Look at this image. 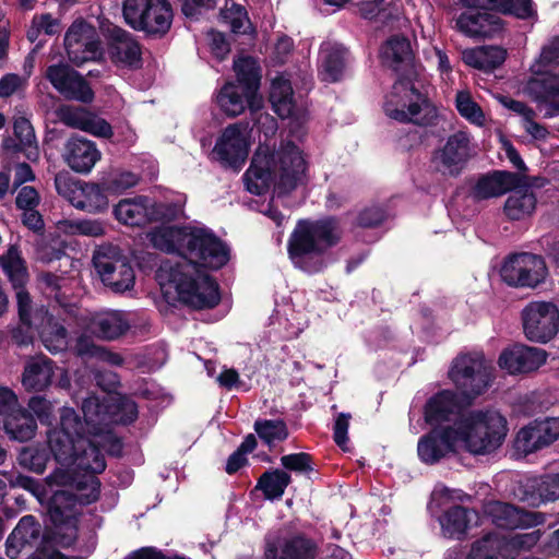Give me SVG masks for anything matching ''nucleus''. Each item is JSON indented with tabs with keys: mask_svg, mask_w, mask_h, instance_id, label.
Instances as JSON below:
<instances>
[{
	"mask_svg": "<svg viewBox=\"0 0 559 559\" xmlns=\"http://www.w3.org/2000/svg\"><path fill=\"white\" fill-rule=\"evenodd\" d=\"M153 246L177 252L183 261H164L157 280L169 304L181 302L194 309L213 308L219 302L218 286L204 270H218L229 260L227 246L204 227L160 226L150 234Z\"/></svg>",
	"mask_w": 559,
	"mask_h": 559,
	"instance_id": "f257e3e1",
	"label": "nucleus"
},
{
	"mask_svg": "<svg viewBox=\"0 0 559 559\" xmlns=\"http://www.w3.org/2000/svg\"><path fill=\"white\" fill-rule=\"evenodd\" d=\"M17 461L21 466L41 474L46 468L48 455L44 449L27 447L20 452Z\"/></svg>",
	"mask_w": 559,
	"mask_h": 559,
	"instance_id": "5fc2aeb1",
	"label": "nucleus"
},
{
	"mask_svg": "<svg viewBox=\"0 0 559 559\" xmlns=\"http://www.w3.org/2000/svg\"><path fill=\"white\" fill-rule=\"evenodd\" d=\"M15 289L20 322L27 328L38 326L40 317L36 318L35 314L41 307H33L32 299L28 293L23 289V286H17Z\"/></svg>",
	"mask_w": 559,
	"mask_h": 559,
	"instance_id": "603ef678",
	"label": "nucleus"
},
{
	"mask_svg": "<svg viewBox=\"0 0 559 559\" xmlns=\"http://www.w3.org/2000/svg\"><path fill=\"white\" fill-rule=\"evenodd\" d=\"M181 212L178 205L155 203L145 197L123 199L114 207L115 217L129 226H143L155 221H171Z\"/></svg>",
	"mask_w": 559,
	"mask_h": 559,
	"instance_id": "f8f14e48",
	"label": "nucleus"
},
{
	"mask_svg": "<svg viewBox=\"0 0 559 559\" xmlns=\"http://www.w3.org/2000/svg\"><path fill=\"white\" fill-rule=\"evenodd\" d=\"M316 544L304 535H292L269 542L265 549L266 559H314Z\"/></svg>",
	"mask_w": 559,
	"mask_h": 559,
	"instance_id": "cd10ccee",
	"label": "nucleus"
},
{
	"mask_svg": "<svg viewBox=\"0 0 559 559\" xmlns=\"http://www.w3.org/2000/svg\"><path fill=\"white\" fill-rule=\"evenodd\" d=\"M122 17L132 29L150 35H165L173 23L168 0H123Z\"/></svg>",
	"mask_w": 559,
	"mask_h": 559,
	"instance_id": "1a4fd4ad",
	"label": "nucleus"
},
{
	"mask_svg": "<svg viewBox=\"0 0 559 559\" xmlns=\"http://www.w3.org/2000/svg\"><path fill=\"white\" fill-rule=\"evenodd\" d=\"M383 111L392 120L418 126H433L439 118L438 108L415 82L406 79L394 83L383 102Z\"/></svg>",
	"mask_w": 559,
	"mask_h": 559,
	"instance_id": "423d86ee",
	"label": "nucleus"
},
{
	"mask_svg": "<svg viewBox=\"0 0 559 559\" xmlns=\"http://www.w3.org/2000/svg\"><path fill=\"white\" fill-rule=\"evenodd\" d=\"M39 536V525L34 516H23L12 532V539H20L23 544H31Z\"/></svg>",
	"mask_w": 559,
	"mask_h": 559,
	"instance_id": "4d7b16f0",
	"label": "nucleus"
},
{
	"mask_svg": "<svg viewBox=\"0 0 559 559\" xmlns=\"http://www.w3.org/2000/svg\"><path fill=\"white\" fill-rule=\"evenodd\" d=\"M81 423L70 407L60 411V423L47 432L49 449L59 466L47 477L49 486L67 487L52 497L50 515L53 522H63L72 516L67 510L74 502L90 504L99 497L100 483L95 474L106 468L103 450L85 448V440L74 439L73 428L79 436Z\"/></svg>",
	"mask_w": 559,
	"mask_h": 559,
	"instance_id": "f03ea898",
	"label": "nucleus"
},
{
	"mask_svg": "<svg viewBox=\"0 0 559 559\" xmlns=\"http://www.w3.org/2000/svg\"><path fill=\"white\" fill-rule=\"evenodd\" d=\"M138 181V175L131 171H117L111 174V177L107 182V187L110 190L120 191L134 187Z\"/></svg>",
	"mask_w": 559,
	"mask_h": 559,
	"instance_id": "0e129e2a",
	"label": "nucleus"
},
{
	"mask_svg": "<svg viewBox=\"0 0 559 559\" xmlns=\"http://www.w3.org/2000/svg\"><path fill=\"white\" fill-rule=\"evenodd\" d=\"M382 62L399 70L402 66H408L412 62L413 53L408 39L404 36H391L380 49Z\"/></svg>",
	"mask_w": 559,
	"mask_h": 559,
	"instance_id": "4c0bfd02",
	"label": "nucleus"
},
{
	"mask_svg": "<svg viewBox=\"0 0 559 559\" xmlns=\"http://www.w3.org/2000/svg\"><path fill=\"white\" fill-rule=\"evenodd\" d=\"M522 320L530 341L546 343L559 330V309L552 302L533 301L523 309Z\"/></svg>",
	"mask_w": 559,
	"mask_h": 559,
	"instance_id": "4468645a",
	"label": "nucleus"
},
{
	"mask_svg": "<svg viewBox=\"0 0 559 559\" xmlns=\"http://www.w3.org/2000/svg\"><path fill=\"white\" fill-rule=\"evenodd\" d=\"M547 273L544 259L527 252L508 257L500 270L503 282L513 287L534 288L545 281Z\"/></svg>",
	"mask_w": 559,
	"mask_h": 559,
	"instance_id": "ddd939ff",
	"label": "nucleus"
},
{
	"mask_svg": "<svg viewBox=\"0 0 559 559\" xmlns=\"http://www.w3.org/2000/svg\"><path fill=\"white\" fill-rule=\"evenodd\" d=\"M514 448L519 453L524 455L535 453L546 448L534 421L519 430L514 440Z\"/></svg>",
	"mask_w": 559,
	"mask_h": 559,
	"instance_id": "de8ad7c7",
	"label": "nucleus"
},
{
	"mask_svg": "<svg viewBox=\"0 0 559 559\" xmlns=\"http://www.w3.org/2000/svg\"><path fill=\"white\" fill-rule=\"evenodd\" d=\"M234 71L238 85L245 88V96L251 112H258L263 107V98L259 94L260 67L252 57H239L234 61Z\"/></svg>",
	"mask_w": 559,
	"mask_h": 559,
	"instance_id": "a878e982",
	"label": "nucleus"
},
{
	"mask_svg": "<svg viewBox=\"0 0 559 559\" xmlns=\"http://www.w3.org/2000/svg\"><path fill=\"white\" fill-rule=\"evenodd\" d=\"M4 428L11 438L27 441L34 437L37 425L31 414L19 407L5 418Z\"/></svg>",
	"mask_w": 559,
	"mask_h": 559,
	"instance_id": "37998d69",
	"label": "nucleus"
},
{
	"mask_svg": "<svg viewBox=\"0 0 559 559\" xmlns=\"http://www.w3.org/2000/svg\"><path fill=\"white\" fill-rule=\"evenodd\" d=\"M449 377L460 394L469 400L489 386L491 366L480 354L461 355L453 360Z\"/></svg>",
	"mask_w": 559,
	"mask_h": 559,
	"instance_id": "9d476101",
	"label": "nucleus"
},
{
	"mask_svg": "<svg viewBox=\"0 0 559 559\" xmlns=\"http://www.w3.org/2000/svg\"><path fill=\"white\" fill-rule=\"evenodd\" d=\"M347 50L337 43L325 41L319 51L318 73L322 81L334 83L340 81L347 63Z\"/></svg>",
	"mask_w": 559,
	"mask_h": 559,
	"instance_id": "7c9ffc66",
	"label": "nucleus"
},
{
	"mask_svg": "<svg viewBox=\"0 0 559 559\" xmlns=\"http://www.w3.org/2000/svg\"><path fill=\"white\" fill-rule=\"evenodd\" d=\"M547 358L548 353L543 348L514 345L500 354L498 364L510 374L528 373L544 366Z\"/></svg>",
	"mask_w": 559,
	"mask_h": 559,
	"instance_id": "5701e85b",
	"label": "nucleus"
},
{
	"mask_svg": "<svg viewBox=\"0 0 559 559\" xmlns=\"http://www.w3.org/2000/svg\"><path fill=\"white\" fill-rule=\"evenodd\" d=\"M55 185L59 194L80 210L91 213L102 212L108 206V199L96 183L72 180L63 176H57Z\"/></svg>",
	"mask_w": 559,
	"mask_h": 559,
	"instance_id": "f3484780",
	"label": "nucleus"
},
{
	"mask_svg": "<svg viewBox=\"0 0 559 559\" xmlns=\"http://www.w3.org/2000/svg\"><path fill=\"white\" fill-rule=\"evenodd\" d=\"M456 394L444 390L432 396L425 407V419L430 425H439L449 421L459 413Z\"/></svg>",
	"mask_w": 559,
	"mask_h": 559,
	"instance_id": "f704fd0d",
	"label": "nucleus"
},
{
	"mask_svg": "<svg viewBox=\"0 0 559 559\" xmlns=\"http://www.w3.org/2000/svg\"><path fill=\"white\" fill-rule=\"evenodd\" d=\"M483 513L493 525L506 530L532 528L546 522V515L542 512L527 511L498 500L485 502Z\"/></svg>",
	"mask_w": 559,
	"mask_h": 559,
	"instance_id": "dca6fc26",
	"label": "nucleus"
},
{
	"mask_svg": "<svg viewBox=\"0 0 559 559\" xmlns=\"http://www.w3.org/2000/svg\"><path fill=\"white\" fill-rule=\"evenodd\" d=\"M503 205V214L510 221H521L530 217L536 209L537 199L533 190L523 181L509 191Z\"/></svg>",
	"mask_w": 559,
	"mask_h": 559,
	"instance_id": "2f4dec72",
	"label": "nucleus"
},
{
	"mask_svg": "<svg viewBox=\"0 0 559 559\" xmlns=\"http://www.w3.org/2000/svg\"><path fill=\"white\" fill-rule=\"evenodd\" d=\"M250 147L248 124L233 123L216 140L213 155L223 164L237 167L246 160Z\"/></svg>",
	"mask_w": 559,
	"mask_h": 559,
	"instance_id": "6ab92c4d",
	"label": "nucleus"
},
{
	"mask_svg": "<svg viewBox=\"0 0 559 559\" xmlns=\"http://www.w3.org/2000/svg\"><path fill=\"white\" fill-rule=\"evenodd\" d=\"M472 497L460 489H451L438 484L431 493V508L442 511L438 518L441 534L449 539L461 540L476 525L478 514L459 503L469 502Z\"/></svg>",
	"mask_w": 559,
	"mask_h": 559,
	"instance_id": "0eeeda50",
	"label": "nucleus"
},
{
	"mask_svg": "<svg viewBox=\"0 0 559 559\" xmlns=\"http://www.w3.org/2000/svg\"><path fill=\"white\" fill-rule=\"evenodd\" d=\"M520 181V175L495 170L477 179L471 190V197L476 201L498 198L518 187Z\"/></svg>",
	"mask_w": 559,
	"mask_h": 559,
	"instance_id": "c85d7f7f",
	"label": "nucleus"
},
{
	"mask_svg": "<svg viewBox=\"0 0 559 559\" xmlns=\"http://www.w3.org/2000/svg\"><path fill=\"white\" fill-rule=\"evenodd\" d=\"M488 16L481 13H462L456 20L457 29L469 37L486 36Z\"/></svg>",
	"mask_w": 559,
	"mask_h": 559,
	"instance_id": "3c124183",
	"label": "nucleus"
},
{
	"mask_svg": "<svg viewBox=\"0 0 559 559\" xmlns=\"http://www.w3.org/2000/svg\"><path fill=\"white\" fill-rule=\"evenodd\" d=\"M455 107L459 114L469 123L483 127L486 116L481 107L474 100L468 91H459L455 95Z\"/></svg>",
	"mask_w": 559,
	"mask_h": 559,
	"instance_id": "49530a36",
	"label": "nucleus"
},
{
	"mask_svg": "<svg viewBox=\"0 0 559 559\" xmlns=\"http://www.w3.org/2000/svg\"><path fill=\"white\" fill-rule=\"evenodd\" d=\"M270 102L274 111L281 118L285 119L293 116L295 103L289 80L283 75L276 76L272 80Z\"/></svg>",
	"mask_w": 559,
	"mask_h": 559,
	"instance_id": "ea45409f",
	"label": "nucleus"
},
{
	"mask_svg": "<svg viewBox=\"0 0 559 559\" xmlns=\"http://www.w3.org/2000/svg\"><path fill=\"white\" fill-rule=\"evenodd\" d=\"M83 326L94 336L112 341L122 336L130 329L128 314L120 310H100L82 319Z\"/></svg>",
	"mask_w": 559,
	"mask_h": 559,
	"instance_id": "b1692460",
	"label": "nucleus"
},
{
	"mask_svg": "<svg viewBox=\"0 0 559 559\" xmlns=\"http://www.w3.org/2000/svg\"><path fill=\"white\" fill-rule=\"evenodd\" d=\"M27 87V76L7 73L0 79V97H10Z\"/></svg>",
	"mask_w": 559,
	"mask_h": 559,
	"instance_id": "bf43d9fd",
	"label": "nucleus"
},
{
	"mask_svg": "<svg viewBox=\"0 0 559 559\" xmlns=\"http://www.w3.org/2000/svg\"><path fill=\"white\" fill-rule=\"evenodd\" d=\"M0 265L14 288L23 286L28 278L27 267L16 246H11L0 257Z\"/></svg>",
	"mask_w": 559,
	"mask_h": 559,
	"instance_id": "79ce46f5",
	"label": "nucleus"
},
{
	"mask_svg": "<svg viewBox=\"0 0 559 559\" xmlns=\"http://www.w3.org/2000/svg\"><path fill=\"white\" fill-rule=\"evenodd\" d=\"M460 2L467 8L495 10L519 19H527L534 14L531 0H460Z\"/></svg>",
	"mask_w": 559,
	"mask_h": 559,
	"instance_id": "e433bc0d",
	"label": "nucleus"
},
{
	"mask_svg": "<svg viewBox=\"0 0 559 559\" xmlns=\"http://www.w3.org/2000/svg\"><path fill=\"white\" fill-rule=\"evenodd\" d=\"M538 66H551L559 64V36L552 38L542 49L539 58L537 60Z\"/></svg>",
	"mask_w": 559,
	"mask_h": 559,
	"instance_id": "774afa93",
	"label": "nucleus"
},
{
	"mask_svg": "<svg viewBox=\"0 0 559 559\" xmlns=\"http://www.w3.org/2000/svg\"><path fill=\"white\" fill-rule=\"evenodd\" d=\"M221 19L230 26L234 33L246 34L251 29V23L243 7L231 3L221 11Z\"/></svg>",
	"mask_w": 559,
	"mask_h": 559,
	"instance_id": "8fccbe9b",
	"label": "nucleus"
},
{
	"mask_svg": "<svg viewBox=\"0 0 559 559\" xmlns=\"http://www.w3.org/2000/svg\"><path fill=\"white\" fill-rule=\"evenodd\" d=\"M93 262L103 283L112 290L123 293L133 287L134 271L117 247L99 246L94 252Z\"/></svg>",
	"mask_w": 559,
	"mask_h": 559,
	"instance_id": "9b49d317",
	"label": "nucleus"
},
{
	"mask_svg": "<svg viewBox=\"0 0 559 559\" xmlns=\"http://www.w3.org/2000/svg\"><path fill=\"white\" fill-rule=\"evenodd\" d=\"M215 99L219 109L229 117L241 115L248 106L245 88L234 82L226 83Z\"/></svg>",
	"mask_w": 559,
	"mask_h": 559,
	"instance_id": "a19ab883",
	"label": "nucleus"
},
{
	"mask_svg": "<svg viewBox=\"0 0 559 559\" xmlns=\"http://www.w3.org/2000/svg\"><path fill=\"white\" fill-rule=\"evenodd\" d=\"M281 463L286 469L296 473H304L312 469L310 455L302 452L283 455L281 457Z\"/></svg>",
	"mask_w": 559,
	"mask_h": 559,
	"instance_id": "680f3d73",
	"label": "nucleus"
},
{
	"mask_svg": "<svg viewBox=\"0 0 559 559\" xmlns=\"http://www.w3.org/2000/svg\"><path fill=\"white\" fill-rule=\"evenodd\" d=\"M254 431L267 445L283 441L288 436L286 424L281 419H259L254 423Z\"/></svg>",
	"mask_w": 559,
	"mask_h": 559,
	"instance_id": "09e8293b",
	"label": "nucleus"
},
{
	"mask_svg": "<svg viewBox=\"0 0 559 559\" xmlns=\"http://www.w3.org/2000/svg\"><path fill=\"white\" fill-rule=\"evenodd\" d=\"M60 32V23L58 19L52 17L51 14L45 13L35 15L32 25L27 31V38L31 41L38 39L41 33L46 35H55Z\"/></svg>",
	"mask_w": 559,
	"mask_h": 559,
	"instance_id": "6e6d98bb",
	"label": "nucleus"
},
{
	"mask_svg": "<svg viewBox=\"0 0 559 559\" xmlns=\"http://www.w3.org/2000/svg\"><path fill=\"white\" fill-rule=\"evenodd\" d=\"M534 423L546 448L559 439V417H548L543 420H534Z\"/></svg>",
	"mask_w": 559,
	"mask_h": 559,
	"instance_id": "052dcab7",
	"label": "nucleus"
},
{
	"mask_svg": "<svg viewBox=\"0 0 559 559\" xmlns=\"http://www.w3.org/2000/svg\"><path fill=\"white\" fill-rule=\"evenodd\" d=\"M102 153L96 144L82 136L70 138L64 144L62 157L75 173L88 174L100 159Z\"/></svg>",
	"mask_w": 559,
	"mask_h": 559,
	"instance_id": "bb28decb",
	"label": "nucleus"
},
{
	"mask_svg": "<svg viewBox=\"0 0 559 559\" xmlns=\"http://www.w3.org/2000/svg\"><path fill=\"white\" fill-rule=\"evenodd\" d=\"M52 376V361L45 356H37L27 360L22 383L26 390L39 392L49 386Z\"/></svg>",
	"mask_w": 559,
	"mask_h": 559,
	"instance_id": "72a5a7b5",
	"label": "nucleus"
},
{
	"mask_svg": "<svg viewBox=\"0 0 559 559\" xmlns=\"http://www.w3.org/2000/svg\"><path fill=\"white\" fill-rule=\"evenodd\" d=\"M466 559H510L508 540L498 534H487L472 544Z\"/></svg>",
	"mask_w": 559,
	"mask_h": 559,
	"instance_id": "58836bf2",
	"label": "nucleus"
},
{
	"mask_svg": "<svg viewBox=\"0 0 559 559\" xmlns=\"http://www.w3.org/2000/svg\"><path fill=\"white\" fill-rule=\"evenodd\" d=\"M207 41L213 56L218 60H224L230 51V46L223 33L210 31Z\"/></svg>",
	"mask_w": 559,
	"mask_h": 559,
	"instance_id": "e2e57ef3",
	"label": "nucleus"
},
{
	"mask_svg": "<svg viewBox=\"0 0 559 559\" xmlns=\"http://www.w3.org/2000/svg\"><path fill=\"white\" fill-rule=\"evenodd\" d=\"M290 483V476L282 469H274L265 472L258 481V488H260L265 498L270 500L280 499L286 487Z\"/></svg>",
	"mask_w": 559,
	"mask_h": 559,
	"instance_id": "a18cd8bd",
	"label": "nucleus"
},
{
	"mask_svg": "<svg viewBox=\"0 0 559 559\" xmlns=\"http://www.w3.org/2000/svg\"><path fill=\"white\" fill-rule=\"evenodd\" d=\"M473 156L472 136L460 130L448 136L444 144L435 150L433 167L445 175L457 176Z\"/></svg>",
	"mask_w": 559,
	"mask_h": 559,
	"instance_id": "2eb2a0df",
	"label": "nucleus"
},
{
	"mask_svg": "<svg viewBox=\"0 0 559 559\" xmlns=\"http://www.w3.org/2000/svg\"><path fill=\"white\" fill-rule=\"evenodd\" d=\"M506 58L507 50L499 46H483L462 52V59L467 66L485 72H491L500 67Z\"/></svg>",
	"mask_w": 559,
	"mask_h": 559,
	"instance_id": "c9c22d12",
	"label": "nucleus"
},
{
	"mask_svg": "<svg viewBox=\"0 0 559 559\" xmlns=\"http://www.w3.org/2000/svg\"><path fill=\"white\" fill-rule=\"evenodd\" d=\"M64 46L69 59L76 66L93 61L102 56L98 36L90 24L75 21L67 31Z\"/></svg>",
	"mask_w": 559,
	"mask_h": 559,
	"instance_id": "a211bd4d",
	"label": "nucleus"
},
{
	"mask_svg": "<svg viewBox=\"0 0 559 559\" xmlns=\"http://www.w3.org/2000/svg\"><path fill=\"white\" fill-rule=\"evenodd\" d=\"M109 396L110 394L107 393L102 399L94 395L85 399L82 405L84 423L78 417L82 425L79 436L73 428H70V432L74 436V439H84L87 449L95 448L111 455H119L122 449L121 441L108 429L109 407H107V399ZM71 409L76 413L73 408Z\"/></svg>",
	"mask_w": 559,
	"mask_h": 559,
	"instance_id": "6e6552de",
	"label": "nucleus"
},
{
	"mask_svg": "<svg viewBox=\"0 0 559 559\" xmlns=\"http://www.w3.org/2000/svg\"><path fill=\"white\" fill-rule=\"evenodd\" d=\"M306 177L307 162L304 153L288 141L272 151L266 145H260L243 180L247 190L253 194H262L273 186L276 193L282 195L305 183Z\"/></svg>",
	"mask_w": 559,
	"mask_h": 559,
	"instance_id": "7ed1b4c3",
	"label": "nucleus"
},
{
	"mask_svg": "<svg viewBox=\"0 0 559 559\" xmlns=\"http://www.w3.org/2000/svg\"><path fill=\"white\" fill-rule=\"evenodd\" d=\"M341 235L333 218L299 222L288 243L293 263L308 273L320 272L326 264L323 253L340 241Z\"/></svg>",
	"mask_w": 559,
	"mask_h": 559,
	"instance_id": "20e7f679",
	"label": "nucleus"
},
{
	"mask_svg": "<svg viewBox=\"0 0 559 559\" xmlns=\"http://www.w3.org/2000/svg\"><path fill=\"white\" fill-rule=\"evenodd\" d=\"M527 94L545 109V117L559 116V75L548 74L532 79L526 86Z\"/></svg>",
	"mask_w": 559,
	"mask_h": 559,
	"instance_id": "c756f323",
	"label": "nucleus"
},
{
	"mask_svg": "<svg viewBox=\"0 0 559 559\" xmlns=\"http://www.w3.org/2000/svg\"><path fill=\"white\" fill-rule=\"evenodd\" d=\"M540 502H551L559 498V473L545 475L537 485Z\"/></svg>",
	"mask_w": 559,
	"mask_h": 559,
	"instance_id": "13d9d810",
	"label": "nucleus"
},
{
	"mask_svg": "<svg viewBox=\"0 0 559 559\" xmlns=\"http://www.w3.org/2000/svg\"><path fill=\"white\" fill-rule=\"evenodd\" d=\"M461 448L472 454H490L499 449L507 435V419L497 411H474L455 421Z\"/></svg>",
	"mask_w": 559,
	"mask_h": 559,
	"instance_id": "39448f33",
	"label": "nucleus"
},
{
	"mask_svg": "<svg viewBox=\"0 0 559 559\" xmlns=\"http://www.w3.org/2000/svg\"><path fill=\"white\" fill-rule=\"evenodd\" d=\"M107 407H109L108 426L111 424H129L138 416V408L133 401L112 395L107 399Z\"/></svg>",
	"mask_w": 559,
	"mask_h": 559,
	"instance_id": "c03bdc74",
	"label": "nucleus"
},
{
	"mask_svg": "<svg viewBox=\"0 0 559 559\" xmlns=\"http://www.w3.org/2000/svg\"><path fill=\"white\" fill-rule=\"evenodd\" d=\"M100 28L108 39V56L115 64L133 69L141 66V48L132 34L111 23H103Z\"/></svg>",
	"mask_w": 559,
	"mask_h": 559,
	"instance_id": "412c9836",
	"label": "nucleus"
},
{
	"mask_svg": "<svg viewBox=\"0 0 559 559\" xmlns=\"http://www.w3.org/2000/svg\"><path fill=\"white\" fill-rule=\"evenodd\" d=\"M45 78L53 88L67 99L91 103L94 93L84 78L67 63L47 67Z\"/></svg>",
	"mask_w": 559,
	"mask_h": 559,
	"instance_id": "aec40b11",
	"label": "nucleus"
},
{
	"mask_svg": "<svg viewBox=\"0 0 559 559\" xmlns=\"http://www.w3.org/2000/svg\"><path fill=\"white\" fill-rule=\"evenodd\" d=\"M14 134L19 139L20 144L28 150L27 157L35 159L38 156L36 143V136L31 122L24 117H17L14 120Z\"/></svg>",
	"mask_w": 559,
	"mask_h": 559,
	"instance_id": "864d4df0",
	"label": "nucleus"
},
{
	"mask_svg": "<svg viewBox=\"0 0 559 559\" xmlns=\"http://www.w3.org/2000/svg\"><path fill=\"white\" fill-rule=\"evenodd\" d=\"M35 316L40 317L38 326L35 328L39 332L44 346L53 354L63 352L68 347L66 328L49 317L45 307L38 309Z\"/></svg>",
	"mask_w": 559,
	"mask_h": 559,
	"instance_id": "473e14b6",
	"label": "nucleus"
},
{
	"mask_svg": "<svg viewBox=\"0 0 559 559\" xmlns=\"http://www.w3.org/2000/svg\"><path fill=\"white\" fill-rule=\"evenodd\" d=\"M39 194L33 187L25 186L21 188L16 195V206L20 210H31L36 209L39 204Z\"/></svg>",
	"mask_w": 559,
	"mask_h": 559,
	"instance_id": "69168bd1",
	"label": "nucleus"
},
{
	"mask_svg": "<svg viewBox=\"0 0 559 559\" xmlns=\"http://www.w3.org/2000/svg\"><path fill=\"white\" fill-rule=\"evenodd\" d=\"M461 448L456 426L433 429L418 441L419 459L426 464H435Z\"/></svg>",
	"mask_w": 559,
	"mask_h": 559,
	"instance_id": "4be33fe9",
	"label": "nucleus"
},
{
	"mask_svg": "<svg viewBox=\"0 0 559 559\" xmlns=\"http://www.w3.org/2000/svg\"><path fill=\"white\" fill-rule=\"evenodd\" d=\"M56 116L63 124L94 136L108 139L112 135V128L105 119L83 107L62 105L56 110Z\"/></svg>",
	"mask_w": 559,
	"mask_h": 559,
	"instance_id": "393cba45",
	"label": "nucleus"
},
{
	"mask_svg": "<svg viewBox=\"0 0 559 559\" xmlns=\"http://www.w3.org/2000/svg\"><path fill=\"white\" fill-rule=\"evenodd\" d=\"M28 407L43 424L50 425L52 414V404L50 402L40 396H34L29 400Z\"/></svg>",
	"mask_w": 559,
	"mask_h": 559,
	"instance_id": "338daca9",
	"label": "nucleus"
}]
</instances>
